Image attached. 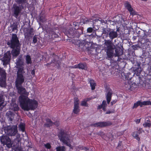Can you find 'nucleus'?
<instances>
[{
  "instance_id": "4468645a",
  "label": "nucleus",
  "mask_w": 151,
  "mask_h": 151,
  "mask_svg": "<svg viewBox=\"0 0 151 151\" xmlns=\"http://www.w3.org/2000/svg\"><path fill=\"white\" fill-rule=\"evenodd\" d=\"M13 16L17 18L19 14L21 13L22 9L21 6L17 5H13Z\"/></svg>"
},
{
  "instance_id": "9d476101",
  "label": "nucleus",
  "mask_w": 151,
  "mask_h": 151,
  "mask_svg": "<svg viewBox=\"0 0 151 151\" xmlns=\"http://www.w3.org/2000/svg\"><path fill=\"white\" fill-rule=\"evenodd\" d=\"M0 140L1 143L3 144V145H6L9 148L12 147L11 140L8 136L3 135L0 137Z\"/></svg>"
},
{
  "instance_id": "f257e3e1",
  "label": "nucleus",
  "mask_w": 151,
  "mask_h": 151,
  "mask_svg": "<svg viewBox=\"0 0 151 151\" xmlns=\"http://www.w3.org/2000/svg\"><path fill=\"white\" fill-rule=\"evenodd\" d=\"M7 44L12 49L11 53L10 51H7L4 54L2 58L3 65L6 66L9 64L11 58V54L13 57H17L20 53L21 44L20 42L19 38L15 34H12L9 41Z\"/></svg>"
},
{
  "instance_id": "9b49d317",
  "label": "nucleus",
  "mask_w": 151,
  "mask_h": 151,
  "mask_svg": "<svg viewBox=\"0 0 151 151\" xmlns=\"http://www.w3.org/2000/svg\"><path fill=\"white\" fill-rule=\"evenodd\" d=\"M1 77L0 78V86L1 87H5L6 86V73L5 70L0 67V76Z\"/></svg>"
},
{
  "instance_id": "f8f14e48",
  "label": "nucleus",
  "mask_w": 151,
  "mask_h": 151,
  "mask_svg": "<svg viewBox=\"0 0 151 151\" xmlns=\"http://www.w3.org/2000/svg\"><path fill=\"white\" fill-rule=\"evenodd\" d=\"M27 103V109H25V111H28L29 110H34L37 108L38 106V102L35 99H29Z\"/></svg>"
},
{
  "instance_id": "7c9ffc66",
  "label": "nucleus",
  "mask_w": 151,
  "mask_h": 151,
  "mask_svg": "<svg viewBox=\"0 0 151 151\" xmlns=\"http://www.w3.org/2000/svg\"><path fill=\"white\" fill-rule=\"evenodd\" d=\"M112 91L110 88L108 89L107 93L106 95V99L111 100Z\"/></svg>"
},
{
  "instance_id": "3c124183",
  "label": "nucleus",
  "mask_w": 151,
  "mask_h": 151,
  "mask_svg": "<svg viewBox=\"0 0 151 151\" xmlns=\"http://www.w3.org/2000/svg\"><path fill=\"white\" fill-rule=\"evenodd\" d=\"M87 31L88 33H91L93 31V29L91 27H88L87 28Z\"/></svg>"
},
{
  "instance_id": "1a4fd4ad",
  "label": "nucleus",
  "mask_w": 151,
  "mask_h": 151,
  "mask_svg": "<svg viewBox=\"0 0 151 151\" xmlns=\"http://www.w3.org/2000/svg\"><path fill=\"white\" fill-rule=\"evenodd\" d=\"M28 96L23 95H20L19 97V101L20 106L21 108L24 110L25 109H27V103L29 99Z\"/></svg>"
},
{
  "instance_id": "473e14b6",
  "label": "nucleus",
  "mask_w": 151,
  "mask_h": 151,
  "mask_svg": "<svg viewBox=\"0 0 151 151\" xmlns=\"http://www.w3.org/2000/svg\"><path fill=\"white\" fill-rule=\"evenodd\" d=\"M70 24L71 26L74 27V29H79L78 26L79 25V24L78 22H71L70 23Z\"/></svg>"
},
{
  "instance_id": "5fc2aeb1",
  "label": "nucleus",
  "mask_w": 151,
  "mask_h": 151,
  "mask_svg": "<svg viewBox=\"0 0 151 151\" xmlns=\"http://www.w3.org/2000/svg\"><path fill=\"white\" fill-rule=\"evenodd\" d=\"M53 124H54L56 127H58L60 125V122L59 121H56L53 122Z\"/></svg>"
},
{
  "instance_id": "2eb2a0df",
  "label": "nucleus",
  "mask_w": 151,
  "mask_h": 151,
  "mask_svg": "<svg viewBox=\"0 0 151 151\" xmlns=\"http://www.w3.org/2000/svg\"><path fill=\"white\" fill-rule=\"evenodd\" d=\"M143 46L145 47V49H147L150 48L151 46V40L148 39L142 38L141 42Z\"/></svg>"
},
{
  "instance_id": "ea45409f",
  "label": "nucleus",
  "mask_w": 151,
  "mask_h": 151,
  "mask_svg": "<svg viewBox=\"0 0 151 151\" xmlns=\"http://www.w3.org/2000/svg\"><path fill=\"white\" fill-rule=\"evenodd\" d=\"M141 102L140 101H138L136 103H134L132 107V109L136 108L139 106H141Z\"/></svg>"
},
{
  "instance_id": "0e129e2a",
  "label": "nucleus",
  "mask_w": 151,
  "mask_h": 151,
  "mask_svg": "<svg viewBox=\"0 0 151 151\" xmlns=\"http://www.w3.org/2000/svg\"><path fill=\"white\" fill-rule=\"evenodd\" d=\"M113 113V112L112 111H108L106 112L105 114H110L111 113Z\"/></svg>"
},
{
  "instance_id": "2f4dec72",
  "label": "nucleus",
  "mask_w": 151,
  "mask_h": 151,
  "mask_svg": "<svg viewBox=\"0 0 151 151\" xmlns=\"http://www.w3.org/2000/svg\"><path fill=\"white\" fill-rule=\"evenodd\" d=\"M4 100L3 95L0 93V109H2L4 107Z\"/></svg>"
},
{
  "instance_id": "a19ab883",
  "label": "nucleus",
  "mask_w": 151,
  "mask_h": 151,
  "mask_svg": "<svg viewBox=\"0 0 151 151\" xmlns=\"http://www.w3.org/2000/svg\"><path fill=\"white\" fill-rule=\"evenodd\" d=\"M130 87L129 90L133 91L135 88H136L137 85L135 83H133L131 84H130Z\"/></svg>"
},
{
  "instance_id": "4c0bfd02",
  "label": "nucleus",
  "mask_w": 151,
  "mask_h": 151,
  "mask_svg": "<svg viewBox=\"0 0 151 151\" xmlns=\"http://www.w3.org/2000/svg\"><path fill=\"white\" fill-rule=\"evenodd\" d=\"M19 129L20 131H22V132H25V124L23 123H21L19 125Z\"/></svg>"
},
{
  "instance_id": "6e6d98bb",
  "label": "nucleus",
  "mask_w": 151,
  "mask_h": 151,
  "mask_svg": "<svg viewBox=\"0 0 151 151\" xmlns=\"http://www.w3.org/2000/svg\"><path fill=\"white\" fill-rule=\"evenodd\" d=\"M109 22H110L111 24V25H112L114 26L116 24V21L115 22V21H112L111 20H109Z\"/></svg>"
},
{
  "instance_id": "774afa93",
  "label": "nucleus",
  "mask_w": 151,
  "mask_h": 151,
  "mask_svg": "<svg viewBox=\"0 0 151 151\" xmlns=\"http://www.w3.org/2000/svg\"><path fill=\"white\" fill-rule=\"evenodd\" d=\"M106 107H104H104H103V108H102L103 110L104 111H106Z\"/></svg>"
},
{
  "instance_id": "0eeeda50",
  "label": "nucleus",
  "mask_w": 151,
  "mask_h": 151,
  "mask_svg": "<svg viewBox=\"0 0 151 151\" xmlns=\"http://www.w3.org/2000/svg\"><path fill=\"white\" fill-rule=\"evenodd\" d=\"M4 130L5 133L11 136L15 135L17 132V126H7L4 127Z\"/></svg>"
},
{
  "instance_id": "39448f33",
  "label": "nucleus",
  "mask_w": 151,
  "mask_h": 151,
  "mask_svg": "<svg viewBox=\"0 0 151 151\" xmlns=\"http://www.w3.org/2000/svg\"><path fill=\"white\" fill-rule=\"evenodd\" d=\"M52 60L51 62L50 63H47L45 65L47 67L51 66L55 67L56 66L58 68L60 67L61 62L60 60L59 57L58 56L56 55L54 53L52 54Z\"/></svg>"
},
{
  "instance_id": "8fccbe9b",
  "label": "nucleus",
  "mask_w": 151,
  "mask_h": 151,
  "mask_svg": "<svg viewBox=\"0 0 151 151\" xmlns=\"http://www.w3.org/2000/svg\"><path fill=\"white\" fill-rule=\"evenodd\" d=\"M33 42L35 44L37 42V37L36 35H35L33 38Z\"/></svg>"
},
{
  "instance_id": "c85d7f7f",
  "label": "nucleus",
  "mask_w": 151,
  "mask_h": 151,
  "mask_svg": "<svg viewBox=\"0 0 151 151\" xmlns=\"http://www.w3.org/2000/svg\"><path fill=\"white\" fill-rule=\"evenodd\" d=\"M34 32V29L32 28H30L29 29V32H27L25 33V36L28 37H32L34 35V34L33 33Z\"/></svg>"
},
{
  "instance_id": "f03ea898",
  "label": "nucleus",
  "mask_w": 151,
  "mask_h": 151,
  "mask_svg": "<svg viewBox=\"0 0 151 151\" xmlns=\"http://www.w3.org/2000/svg\"><path fill=\"white\" fill-rule=\"evenodd\" d=\"M58 136L61 142L69 147L70 149H73V147L71 144L69 136L63 130H60Z\"/></svg>"
},
{
  "instance_id": "b1692460",
  "label": "nucleus",
  "mask_w": 151,
  "mask_h": 151,
  "mask_svg": "<svg viewBox=\"0 0 151 151\" xmlns=\"http://www.w3.org/2000/svg\"><path fill=\"white\" fill-rule=\"evenodd\" d=\"M115 50V56L119 57L122 54L123 51L120 47H116Z\"/></svg>"
},
{
  "instance_id": "49530a36",
  "label": "nucleus",
  "mask_w": 151,
  "mask_h": 151,
  "mask_svg": "<svg viewBox=\"0 0 151 151\" xmlns=\"http://www.w3.org/2000/svg\"><path fill=\"white\" fill-rule=\"evenodd\" d=\"M87 102V101L85 100L82 101L81 102V105L82 106L88 107V105Z\"/></svg>"
},
{
  "instance_id": "5701e85b",
  "label": "nucleus",
  "mask_w": 151,
  "mask_h": 151,
  "mask_svg": "<svg viewBox=\"0 0 151 151\" xmlns=\"http://www.w3.org/2000/svg\"><path fill=\"white\" fill-rule=\"evenodd\" d=\"M38 18L40 22L42 23H44L47 20L45 18V14L42 13V12L40 14Z\"/></svg>"
},
{
  "instance_id": "a211bd4d",
  "label": "nucleus",
  "mask_w": 151,
  "mask_h": 151,
  "mask_svg": "<svg viewBox=\"0 0 151 151\" xmlns=\"http://www.w3.org/2000/svg\"><path fill=\"white\" fill-rule=\"evenodd\" d=\"M114 49L106 50V59L110 60L112 59L114 55Z\"/></svg>"
},
{
  "instance_id": "4d7b16f0",
  "label": "nucleus",
  "mask_w": 151,
  "mask_h": 151,
  "mask_svg": "<svg viewBox=\"0 0 151 151\" xmlns=\"http://www.w3.org/2000/svg\"><path fill=\"white\" fill-rule=\"evenodd\" d=\"M78 66H79V64H76V65H75L73 66H72L71 67V68H79Z\"/></svg>"
},
{
  "instance_id": "423d86ee",
  "label": "nucleus",
  "mask_w": 151,
  "mask_h": 151,
  "mask_svg": "<svg viewBox=\"0 0 151 151\" xmlns=\"http://www.w3.org/2000/svg\"><path fill=\"white\" fill-rule=\"evenodd\" d=\"M137 65H135L133 67V70L134 72V74H136V79H137V82L139 83L142 81H143L142 79L143 76L141 75L142 70L140 66V64L139 63H137Z\"/></svg>"
},
{
  "instance_id": "e433bc0d",
  "label": "nucleus",
  "mask_w": 151,
  "mask_h": 151,
  "mask_svg": "<svg viewBox=\"0 0 151 151\" xmlns=\"http://www.w3.org/2000/svg\"><path fill=\"white\" fill-rule=\"evenodd\" d=\"M26 62L27 64H31L32 63L31 58L29 55H27L25 56Z\"/></svg>"
},
{
  "instance_id": "393cba45",
  "label": "nucleus",
  "mask_w": 151,
  "mask_h": 151,
  "mask_svg": "<svg viewBox=\"0 0 151 151\" xmlns=\"http://www.w3.org/2000/svg\"><path fill=\"white\" fill-rule=\"evenodd\" d=\"M45 121L46 123L44 124L45 127H50L53 125V122L49 118H46Z\"/></svg>"
},
{
  "instance_id": "7ed1b4c3",
  "label": "nucleus",
  "mask_w": 151,
  "mask_h": 151,
  "mask_svg": "<svg viewBox=\"0 0 151 151\" xmlns=\"http://www.w3.org/2000/svg\"><path fill=\"white\" fill-rule=\"evenodd\" d=\"M102 30L103 33L105 35V37H109L110 40L112 41L118 36V35L117 31H118V29H117L116 31H115L113 29L103 27L102 29Z\"/></svg>"
},
{
  "instance_id": "dca6fc26",
  "label": "nucleus",
  "mask_w": 151,
  "mask_h": 151,
  "mask_svg": "<svg viewBox=\"0 0 151 151\" xmlns=\"http://www.w3.org/2000/svg\"><path fill=\"white\" fill-rule=\"evenodd\" d=\"M112 41L111 40H106L105 41L104 44L106 46V50L114 49L115 48L112 43Z\"/></svg>"
},
{
  "instance_id": "37998d69",
  "label": "nucleus",
  "mask_w": 151,
  "mask_h": 151,
  "mask_svg": "<svg viewBox=\"0 0 151 151\" xmlns=\"http://www.w3.org/2000/svg\"><path fill=\"white\" fill-rule=\"evenodd\" d=\"M12 109L14 111H18L19 109V107L17 104H13Z\"/></svg>"
},
{
  "instance_id": "f704fd0d",
  "label": "nucleus",
  "mask_w": 151,
  "mask_h": 151,
  "mask_svg": "<svg viewBox=\"0 0 151 151\" xmlns=\"http://www.w3.org/2000/svg\"><path fill=\"white\" fill-rule=\"evenodd\" d=\"M125 8L128 11L132 8L130 3L128 1H125L124 4Z\"/></svg>"
},
{
  "instance_id": "e2e57ef3",
  "label": "nucleus",
  "mask_w": 151,
  "mask_h": 151,
  "mask_svg": "<svg viewBox=\"0 0 151 151\" xmlns=\"http://www.w3.org/2000/svg\"><path fill=\"white\" fill-rule=\"evenodd\" d=\"M140 119H137L135 120V122L136 123L138 124L140 122Z\"/></svg>"
},
{
  "instance_id": "6e6552de",
  "label": "nucleus",
  "mask_w": 151,
  "mask_h": 151,
  "mask_svg": "<svg viewBox=\"0 0 151 151\" xmlns=\"http://www.w3.org/2000/svg\"><path fill=\"white\" fill-rule=\"evenodd\" d=\"M17 78L15 81H24L25 77L24 74L25 73L24 67L21 65L17 66Z\"/></svg>"
},
{
  "instance_id": "c756f323",
  "label": "nucleus",
  "mask_w": 151,
  "mask_h": 151,
  "mask_svg": "<svg viewBox=\"0 0 151 151\" xmlns=\"http://www.w3.org/2000/svg\"><path fill=\"white\" fill-rule=\"evenodd\" d=\"M79 69L87 70L88 67L86 63H79Z\"/></svg>"
},
{
  "instance_id": "cd10ccee",
  "label": "nucleus",
  "mask_w": 151,
  "mask_h": 151,
  "mask_svg": "<svg viewBox=\"0 0 151 151\" xmlns=\"http://www.w3.org/2000/svg\"><path fill=\"white\" fill-rule=\"evenodd\" d=\"M115 18L116 22H117L122 23L125 21L124 19L123 18L122 16L121 15L116 16Z\"/></svg>"
},
{
  "instance_id": "c9c22d12",
  "label": "nucleus",
  "mask_w": 151,
  "mask_h": 151,
  "mask_svg": "<svg viewBox=\"0 0 151 151\" xmlns=\"http://www.w3.org/2000/svg\"><path fill=\"white\" fill-rule=\"evenodd\" d=\"M124 76L125 79L127 80L128 81H129L130 82L131 81L132 78V77L131 73H128L125 74Z\"/></svg>"
},
{
  "instance_id": "603ef678",
  "label": "nucleus",
  "mask_w": 151,
  "mask_h": 151,
  "mask_svg": "<svg viewBox=\"0 0 151 151\" xmlns=\"http://www.w3.org/2000/svg\"><path fill=\"white\" fill-rule=\"evenodd\" d=\"M78 148L81 150H84L86 149V147L79 145L78 147Z\"/></svg>"
},
{
  "instance_id": "20e7f679",
  "label": "nucleus",
  "mask_w": 151,
  "mask_h": 151,
  "mask_svg": "<svg viewBox=\"0 0 151 151\" xmlns=\"http://www.w3.org/2000/svg\"><path fill=\"white\" fill-rule=\"evenodd\" d=\"M24 82V81H15V87L17 90L18 93L20 95H24L29 96V93L26 91L25 88L23 87L22 85Z\"/></svg>"
},
{
  "instance_id": "a878e982",
  "label": "nucleus",
  "mask_w": 151,
  "mask_h": 151,
  "mask_svg": "<svg viewBox=\"0 0 151 151\" xmlns=\"http://www.w3.org/2000/svg\"><path fill=\"white\" fill-rule=\"evenodd\" d=\"M88 81V82L90 84L91 90H94L96 86V83L95 81L91 78L89 79Z\"/></svg>"
},
{
  "instance_id": "052dcab7",
  "label": "nucleus",
  "mask_w": 151,
  "mask_h": 151,
  "mask_svg": "<svg viewBox=\"0 0 151 151\" xmlns=\"http://www.w3.org/2000/svg\"><path fill=\"white\" fill-rule=\"evenodd\" d=\"M31 74L34 76L35 75V69L32 70L31 72Z\"/></svg>"
},
{
  "instance_id": "a18cd8bd",
  "label": "nucleus",
  "mask_w": 151,
  "mask_h": 151,
  "mask_svg": "<svg viewBox=\"0 0 151 151\" xmlns=\"http://www.w3.org/2000/svg\"><path fill=\"white\" fill-rule=\"evenodd\" d=\"M128 11L129 12L130 15H132V16L136 14V12L133 9V8L129 10Z\"/></svg>"
},
{
  "instance_id": "de8ad7c7",
  "label": "nucleus",
  "mask_w": 151,
  "mask_h": 151,
  "mask_svg": "<svg viewBox=\"0 0 151 151\" xmlns=\"http://www.w3.org/2000/svg\"><path fill=\"white\" fill-rule=\"evenodd\" d=\"M143 126L145 127H151V123L147 122H145L143 124Z\"/></svg>"
},
{
  "instance_id": "13d9d810",
  "label": "nucleus",
  "mask_w": 151,
  "mask_h": 151,
  "mask_svg": "<svg viewBox=\"0 0 151 151\" xmlns=\"http://www.w3.org/2000/svg\"><path fill=\"white\" fill-rule=\"evenodd\" d=\"M100 18H99L98 19H96L93 20V24H95V22H98V21H100Z\"/></svg>"
},
{
  "instance_id": "4be33fe9",
  "label": "nucleus",
  "mask_w": 151,
  "mask_h": 151,
  "mask_svg": "<svg viewBox=\"0 0 151 151\" xmlns=\"http://www.w3.org/2000/svg\"><path fill=\"white\" fill-rule=\"evenodd\" d=\"M82 34H83V31L82 29H75L74 37H79L80 35Z\"/></svg>"
},
{
  "instance_id": "09e8293b",
  "label": "nucleus",
  "mask_w": 151,
  "mask_h": 151,
  "mask_svg": "<svg viewBox=\"0 0 151 151\" xmlns=\"http://www.w3.org/2000/svg\"><path fill=\"white\" fill-rule=\"evenodd\" d=\"M45 148L47 149H50L51 148V146L49 143H47L44 145Z\"/></svg>"
},
{
  "instance_id": "f3484780",
  "label": "nucleus",
  "mask_w": 151,
  "mask_h": 151,
  "mask_svg": "<svg viewBox=\"0 0 151 151\" xmlns=\"http://www.w3.org/2000/svg\"><path fill=\"white\" fill-rule=\"evenodd\" d=\"M75 29L73 28H70L68 30H65L64 32V33L70 38L74 37Z\"/></svg>"
},
{
  "instance_id": "412c9836",
  "label": "nucleus",
  "mask_w": 151,
  "mask_h": 151,
  "mask_svg": "<svg viewBox=\"0 0 151 151\" xmlns=\"http://www.w3.org/2000/svg\"><path fill=\"white\" fill-rule=\"evenodd\" d=\"M9 31L11 32H15L17 33L18 31L17 25L15 23L11 24L10 27H8Z\"/></svg>"
},
{
  "instance_id": "bf43d9fd",
  "label": "nucleus",
  "mask_w": 151,
  "mask_h": 151,
  "mask_svg": "<svg viewBox=\"0 0 151 151\" xmlns=\"http://www.w3.org/2000/svg\"><path fill=\"white\" fill-rule=\"evenodd\" d=\"M101 23H106L107 22V21L106 20L104 21L103 20H102L101 18H100V21Z\"/></svg>"
},
{
  "instance_id": "69168bd1",
  "label": "nucleus",
  "mask_w": 151,
  "mask_h": 151,
  "mask_svg": "<svg viewBox=\"0 0 151 151\" xmlns=\"http://www.w3.org/2000/svg\"><path fill=\"white\" fill-rule=\"evenodd\" d=\"M103 107V106H102V105L101 104L100 105H99L98 106L97 109H101Z\"/></svg>"
},
{
  "instance_id": "c03bdc74",
  "label": "nucleus",
  "mask_w": 151,
  "mask_h": 151,
  "mask_svg": "<svg viewBox=\"0 0 151 151\" xmlns=\"http://www.w3.org/2000/svg\"><path fill=\"white\" fill-rule=\"evenodd\" d=\"M129 81H128L127 83H125L124 84L125 88L126 90H129L130 87V83H129Z\"/></svg>"
},
{
  "instance_id": "6ab92c4d",
  "label": "nucleus",
  "mask_w": 151,
  "mask_h": 151,
  "mask_svg": "<svg viewBox=\"0 0 151 151\" xmlns=\"http://www.w3.org/2000/svg\"><path fill=\"white\" fill-rule=\"evenodd\" d=\"M79 104L78 100H76L74 102L73 109V113L75 114H77L80 112Z\"/></svg>"
},
{
  "instance_id": "680f3d73",
  "label": "nucleus",
  "mask_w": 151,
  "mask_h": 151,
  "mask_svg": "<svg viewBox=\"0 0 151 151\" xmlns=\"http://www.w3.org/2000/svg\"><path fill=\"white\" fill-rule=\"evenodd\" d=\"M117 101L116 100H113L112 101H111V105H113V104H115L116 102Z\"/></svg>"
},
{
  "instance_id": "338daca9",
  "label": "nucleus",
  "mask_w": 151,
  "mask_h": 151,
  "mask_svg": "<svg viewBox=\"0 0 151 151\" xmlns=\"http://www.w3.org/2000/svg\"><path fill=\"white\" fill-rule=\"evenodd\" d=\"M85 151H92L91 150H89V148L86 147V149L84 150Z\"/></svg>"
},
{
  "instance_id": "72a5a7b5",
  "label": "nucleus",
  "mask_w": 151,
  "mask_h": 151,
  "mask_svg": "<svg viewBox=\"0 0 151 151\" xmlns=\"http://www.w3.org/2000/svg\"><path fill=\"white\" fill-rule=\"evenodd\" d=\"M49 36H51V38L53 39H54L55 38L58 37H59L58 35L53 31H50Z\"/></svg>"
},
{
  "instance_id": "58836bf2",
  "label": "nucleus",
  "mask_w": 151,
  "mask_h": 151,
  "mask_svg": "<svg viewBox=\"0 0 151 151\" xmlns=\"http://www.w3.org/2000/svg\"><path fill=\"white\" fill-rule=\"evenodd\" d=\"M56 151H65V147L64 146L57 147L56 148Z\"/></svg>"
},
{
  "instance_id": "79ce46f5",
  "label": "nucleus",
  "mask_w": 151,
  "mask_h": 151,
  "mask_svg": "<svg viewBox=\"0 0 151 151\" xmlns=\"http://www.w3.org/2000/svg\"><path fill=\"white\" fill-rule=\"evenodd\" d=\"M141 107L143 105H151V102L150 101H143L141 102Z\"/></svg>"
},
{
  "instance_id": "aec40b11",
  "label": "nucleus",
  "mask_w": 151,
  "mask_h": 151,
  "mask_svg": "<svg viewBox=\"0 0 151 151\" xmlns=\"http://www.w3.org/2000/svg\"><path fill=\"white\" fill-rule=\"evenodd\" d=\"M142 129L139 128L137 131H134L132 133V136L138 142L140 141V138L139 137V135L142 133Z\"/></svg>"
},
{
  "instance_id": "bb28decb",
  "label": "nucleus",
  "mask_w": 151,
  "mask_h": 151,
  "mask_svg": "<svg viewBox=\"0 0 151 151\" xmlns=\"http://www.w3.org/2000/svg\"><path fill=\"white\" fill-rule=\"evenodd\" d=\"M14 114L12 112L9 111L7 112L6 115L10 122H12L14 118Z\"/></svg>"
},
{
  "instance_id": "864d4df0",
  "label": "nucleus",
  "mask_w": 151,
  "mask_h": 151,
  "mask_svg": "<svg viewBox=\"0 0 151 151\" xmlns=\"http://www.w3.org/2000/svg\"><path fill=\"white\" fill-rule=\"evenodd\" d=\"M101 104L103 107H106L107 106L106 104V102L105 100H103L102 101V104Z\"/></svg>"
},
{
  "instance_id": "ddd939ff",
  "label": "nucleus",
  "mask_w": 151,
  "mask_h": 151,
  "mask_svg": "<svg viewBox=\"0 0 151 151\" xmlns=\"http://www.w3.org/2000/svg\"><path fill=\"white\" fill-rule=\"evenodd\" d=\"M112 124V123L111 122L108 121L106 122H100L92 124H91V126L96 127L102 128L111 126Z\"/></svg>"
}]
</instances>
